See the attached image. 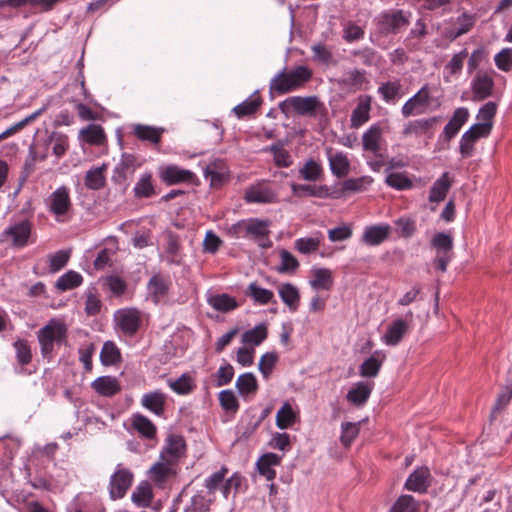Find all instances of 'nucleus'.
<instances>
[{
	"label": "nucleus",
	"instance_id": "obj_1",
	"mask_svg": "<svg viewBox=\"0 0 512 512\" xmlns=\"http://www.w3.org/2000/svg\"><path fill=\"white\" fill-rule=\"evenodd\" d=\"M312 78V71L307 66H297L292 70H283L270 82V90L277 94H286L304 86Z\"/></svg>",
	"mask_w": 512,
	"mask_h": 512
},
{
	"label": "nucleus",
	"instance_id": "obj_2",
	"mask_svg": "<svg viewBox=\"0 0 512 512\" xmlns=\"http://www.w3.org/2000/svg\"><path fill=\"white\" fill-rule=\"evenodd\" d=\"M66 326L52 319L47 325L38 331L37 337L44 357H49L55 344H61L66 338Z\"/></svg>",
	"mask_w": 512,
	"mask_h": 512
},
{
	"label": "nucleus",
	"instance_id": "obj_3",
	"mask_svg": "<svg viewBox=\"0 0 512 512\" xmlns=\"http://www.w3.org/2000/svg\"><path fill=\"white\" fill-rule=\"evenodd\" d=\"M32 227L33 225L28 219L13 222L0 234V241L9 243L15 248L25 247L29 243Z\"/></svg>",
	"mask_w": 512,
	"mask_h": 512
},
{
	"label": "nucleus",
	"instance_id": "obj_4",
	"mask_svg": "<svg viewBox=\"0 0 512 512\" xmlns=\"http://www.w3.org/2000/svg\"><path fill=\"white\" fill-rule=\"evenodd\" d=\"M320 105L317 96H293L287 98L279 104V109L282 113L288 115L291 111H295L299 115L312 114Z\"/></svg>",
	"mask_w": 512,
	"mask_h": 512
},
{
	"label": "nucleus",
	"instance_id": "obj_5",
	"mask_svg": "<svg viewBox=\"0 0 512 512\" xmlns=\"http://www.w3.org/2000/svg\"><path fill=\"white\" fill-rule=\"evenodd\" d=\"M116 326L125 334L134 335L141 323V313L135 308L119 309L114 314Z\"/></svg>",
	"mask_w": 512,
	"mask_h": 512
},
{
	"label": "nucleus",
	"instance_id": "obj_6",
	"mask_svg": "<svg viewBox=\"0 0 512 512\" xmlns=\"http://www.w3.org/2000/svg\"><path fill=\"white\" fill-rule=\"evenodd\" d=\"M47 205L55 217L61 220L71 209L72 203L69 190L65 186L57 188L48 198Z\"/></svg>",
	"mask_w": 512,
	"mask_h": 512
},
{
	"label": "nucleus",
	"instance_id": "obj_7",
	"mask_svg": "<svg viewBox=\"0 0 512 512\" xmlns=\"http://www.w3.org/2000/svg\"><path fill=\"white\" fill-rule=\"evenodd\" d=\"M133 475L126 469L117 470L110 479V496L112 499L124 497L132 484Z\"/></svg>",
	"mask_w": 512,
	"mask_h": 512
},
{
	"label": "nucleus",
	"instance_id": "obj_8",
	"mask_svg": "<svg viewBox=\"0 0 512 512\" xmlns=\"http://www.w3.org/2000/svg\"><path fill=\"white\" fill-rule=\"evenodd\" d=\"M494 80L487 73L479 72L472 81V100L483 101L493 94Z\"/></svg>",
	"mask_w": 512,
	"mask_h": 512
},
{
	"label": "nucleus",
	"instance_id": "obj_9",
	"mask_svg": "<svg viewBox=\"0 0 512 512\" xmlns=\"http://www.w3.org/2000/svg\"><path fill=\"white\" fill-rule=\"evenodd\" d=\"M269 222L259 219H250L248 221H242L235 225V229L239 233H244L245 237H252L256 241L260 238H265L269 235Z\"/></svg>",
	"mask_w": 512,
	"mask_h": 512
},
{
	"label": "nucleus",
	"instance_id": "obj_10",
	"mask_svg": "<svg viewBox=\"0 0 512 512\" xmlns=\"http://www.w3.org/2000/svg\"><path fill=\"white\" fill-rule=\"evenodd\" d=\"M431 474L427 467L416 469L405 482V488L413 492H425L430 486Z\"/></svg>",
	"mask_w": 512,
	"mask_h": 512
},
{
	"label": "nucleus",
	"instance_id": "obj_11",
	"mask_svg": "<svg viewBox=\"0 0 512 512\" xmlns=\"http://www.w3.org/2000/svg\"><path fill=\"white\" fill-rule=\"evenodd\" d=\"M185 448L186 445L182 436L170 434L166 439V446L161 453V458L173 463L184 455Z\"/></svg>",
	"mask_w": 512,
	"mask_h": 512
},
{
	"label": "nucleus",
	"instance_id": "obj_12",
	"mask_svg": "<svg viewBox=\"0 0 512 512\" xmlns=\"http://www.w3.org/2000/svg\"><path fill=\"white\" fill-rule=\"evenodd\" d=\"M429 99V92L427 87L424 86L403 105V116L409 117L413 114L422 113L423 111L421 110V107L428 105Z\"/></svg>",
	"mask_w": 512,
	"mask_h": 512
},
{
	"label": "nucleus",
	"instance_id": "obj_13",
	"mask_svg": "<svg viewBox=\"0 0 512 512\" xmlns=\"http://www.w3.org/2000/svg\"><path fill=\"white\" fill-rule=\"evenodd\" d=\"M379 23L382 29L387 33H397L402 27L408 24V19L401 10L383 13L380 16Z\"/></svg>",
	"mask_w": 512,
	"mask_h": 512
},
{
	"label": "nucleus",
	"instance_id": "obj_14",
	"mask_svg": "<svg viewBox=\"0 0 512 512\" xmlns=\"http://www.w3.org/2000/svg\"><path fill=\"white\" fill-rule=\"evenodd\" d=\"M291 189L294 195L298 197L303 196H311L318 198H337L338 196L334 195L329 191L327 186H314V185H305V184H292Z\"/></svg>",
	"mask_w": 512,
	"mask_h": 512
},
{
	"label": "nucleus",
	"instance_id": "obj_15",
	"mask_svg": "<svg viewBox=\"0 0 512 512\" xmlns=\"http://www.w3.org/2000/svg\"><path fill=\"white\" fill-rule=\"evenodd\" d=\"M93 389L100 395L111 397L117 394L121 387L115 377L101 376L92 382Z\"/></svg>",
	"mask_w": 512,
	"mask_h": 512
},
{
	"label": "nucleus",
	"instance_id": "obj_16",
	"mask_svg": "<svg viewBox=\"0 0 512 512\" xmlns=\"http://www.w3.org/2000/svg\"><path fill=\"white\" fill-rule=\"evenodd\" d=\"M409 325L402 319L395 320L388 326L386 333L383 336L384 342L389 346H396L408 331Z\"/></svg>",
	"mask_w": 512,
	"mask_h": 512
},
{
	"label": "nucleus",
	"instance_id": "obj_17",
	"mask_svg": "<svg viewBox=\"0 0 512 512\" xmlns=\"http://www.w3.org/2000/svg\"><path fill=\"white\" fill-rule=\"evenodd\" d=\"M278 293L290 311L295 312L300 304V293L296 286L291 283H283L278 287Z\"/></svg>",
	"mask_w": 512,
	"mask_h": 512
},
{
	"label": "nucleus",
	"instance_id": "obj_18",
	"mask_svg": "<svg viewBox=\"0 0 512 512\" xmlns=\"http://www.w3.org/2000/svg\"><path fill=\"white\" fill-rule=\"evenodd\" d=\"M468 117L469 112L464 107L457 108L454 111L452 118L444 127V134L447 140H450L459 132Z\"/></svg>",
	"mask_w": 512,
	"mask_h": 512
},
{
	"label": "nucleus",
	"instance_id": "obj_19",
	"mask_svg": "<svg viewBox=\"0 0 512 512\" xmlns=\"http://www.w3.org/2000/svg\"><path fill=\"white\" fill-rule=\"evenodd\" d=\"M451 185L452 182L449 178V173H443L442 176L433 183L429 194V201L434 203L443 201Z\"/></svg>",
	"mask_w": 512,
	"mask_h": 512
},
{
	"label": "nucleus",
	"instance_id": "obj_20",
	"mask_svg": "<svg viewBox=\"0 0 512 512\" xmlns=\"http://www.w3.org/2000/svg\"><path fill=\"white\" fill-rule=\"evenodd\" d=\"M107 165L102 164L99 167L92 168L86 172L84 184L88 189L99 190L105 186L106 177L105 172Z\"/></svg>",
	"mask_w": 512,
	"mask_h": 512
},
{
	"label": "nucleus",
	"instance_id": "obj_21",
	"mask_svg": "<svg viewBox=\"0 0 512 512\" xmlns=\"http://www.w3.org/2000/svg\"><path fill=\"white\" fill-rule=\"evenodd\" d=\"M389 236V226H369L362 235V242L375 246L381 244Z\"/></svg>",
	"mask_w": 512,
	"mask_h": 512
},
{
	"label": "nucleus",
	"instance_id": "obj_22",
	"mask_svg": "<svg viewBox=\"0 0 512 512\" xmlns=\"http://www.w3.org/2000/svg\"><path fill=\"white\" fill-rule=\"evenodd\" d=\"M165 402L166 396L160 391L146 393L143 395L141 400L142 405L156 415H161L163 413Z\"/></svg>",
	"mask_w": 512,
	"mask_h": 512
},
{
	"label": "nucleus",
	"instance_id": "obj_23",
	"mask_svg": "<svg viewBox=\"0 0 512 512\" xmlns=\"http://www.w3.org/2000/svg\"><path fill=\"white\" fill-rule=\"evenodd\" d=\"M168 289V281L160 275H154L151 277L147 284L148 293L155 304H157L160 299L167 294Z\"/></svg>",
	"mask_w": 512,
	"mask_h": 512
},
{
	"label": "nucleus",
	"instance_id": "obj_24",
	"mask_svg": "<svg viewBox=\"0 0 512 512\" xmlns=\"http://www.w3.org/2000/svg\"><path fill=\"white\" fill-rule=\"evenodd\" d=\"M312 279L310 280V285L312 288L318 290H329L332 287L333 279L332 273L329 269L326 268H313L311 270Z\"/></svg>",
	"mask_w": 512,
	"mask_h": 512
},
{
	"label": "nucleus",
	"instance_id": "obj_25",
	"mask_svg": "<svg viewBox=\"0 0 512 512\" xmlns=\"http://www.w3.org/2000/svg\"><path fill=\"white\" fill-rule=\"evenodd\" d=\"M79 135L86 143L91 145H102L106 139L103 128L96 124H90L82 128Z\"/></svg>",
	"mask_w": 512,
	"mask_h": 512
},
{
	"label": "nucleus",
	"instance_id": "obj_26",
	"mask_svg": "<svg viewBox=\"0 0 512 512\" xmlns=\"http://www.w3.org/2000/svg\"><path fill=\"white\" fill-rule=\"evenodd\" d=\"M208 304L215 310L226 313L238 307L237 300L228 294H217L208 298Z\"/></svg>",
	"mask_w": 512,
	"mask_h": 512
},
{
	"label": "nucleus",
	"instance_id": "obj_27",
	"mask_svg": "<svg viewBox=\"0 0 512 512\" xmlns=\"http://www.w3.org/2000/svg\"><path fill=\"white\" fill-rule=\"evenodd\" d=\"M329 165L331 172L338 178L346 176L350 171V162L347 156L342 152L330 155Z\"/></svg>",
	"mask_w": 512,
	"mask_h": 512
},
{
	"label": "nucleus",
	"instance_id": "obj_28",
	"mask_svg": "<svg viewBox=\"0 0 512 512\" xmlns=\"http://www.w3.org/2000/svg\"><path fill=\"white\" fill-rule=\"evenodd\" d=\"M193 176L191 171L176 166H169L162 172V178L168 184L190 181Z\"/></svg>",
	"mask_w": 512,
	"mask_h": 512
},
{
	"label": "nucleus",
	"instance_id": "obj_29",
	"mask_svg": "<svg viewBox=\"0 0 512 512\" xmlns=\"http://www.w3.org/2000/svg\"><path fill=\"white\" fill-rule=\"evenodd\" d=\"M245 294L261 305L268 304L274 300V293L271 290L260 287L256 282L248 285Z\"/></svg>",
	"mask_w": 512,
	"mask_h": 512
},
{
	"label": "nucleus",
	"instance_id": "obj_30",
	"mask_svg": "<svg viewBox=\"0 0 512 512\" xmlns=\"http://www.w3.org/2000/svg\"><path fill=\"white\" fill-rule=\"evenodd\" d=\"M162 460L156 462L149 470L150 479L158 484L164 482L172 474V462L167 459Z\"/></svg>",
	"mask_w": 512,
	"mask_h": 512
},
{
	"label": "nucleus",
	"instance_id": "obj_31",
	"mask_svg": "<svg viewBox=\"0 0 512 512\" xmlns=\"http://www.w3.org/2000/svg\"><path fill=\"white\" fill-rule=\"evenodd\" d=\"M372 392V388L363 383L359 382L354 388H352L347 394V400L357 406L363 405Z\"/></svg>",
	"mask_w": 512,
	"mask_h": 512
},
{
	"label": "nucleus",
	"instance_id": "obj_32",
	"mask_svg": "<svg viewBox=\"0 0 512 512\" xmlns=\"http://www.w3.org/2000/svg\"><path fill=\"white\" fill-rule=\"evenodd\" d=\"M153 492L147 482L140 483L132 493L131 499L139 507H148L151 504Z\"/></svg>",
	"mask_w": 512,
	"mask_h": 512
},
{
	"label": "nucleus",
	"instance_id": "obj_33",
	"mask_svg": "<svg viewBox=\"0 0 512 512\" xmlns=\"http://www.w3.org/2000/svg\"><path fill=\"white\" fill-rule=\"evenodd\" d=\"M299 175L306 181L315 182L321 179L323 175V169L319 163L313 159H309L299 169Z\"/></svg>",
	"mask_w": 512,
	"mask_h": 512
},
{
	"label": "nucleus",
	"instance_id": "obj_34",
	"mask_svg": "<svg viewBox=\"0 0 512 512\" xmlns=\"http://www.w3.org/2000/svg\"><path fill=\"white\" fill-rule=\"evenodd\" d=\"M83 277L76 271L69 270L63 274L55 283V287L60 291H67L80 286Z\"/></svg>",
	"mask_w": 512,
	"mask_h": 512
},
{
	"label": "nucleus",
	"instance_id": "obj_35",
	"mask_svg": "<svg viewBox=\"0 0 512 512\" xmlns=\"http://www.w3.org/2000/svg\"><path fill=\"white\" fill-rule=\"evenodd\" d=\"M262 104V99L258 95H253L251 99H247L244 102L233 108L234 113L238 118L253 115Z\"/></svg>",
	"mask_w": 512,
	"mask_h": 512
},
{
	"label": "nucleus",
	"instance_id": "obj_36",
	"mask_svg": "<svg viewBox=\"0 0 512 512\" xmlns=\"http://www.w3.org/2000/svg\"><path fill=\"white\" fill-rule=\"evenodd\" d=\"M370 100H360V103L353 110L351 115V126L358 128L369 119Z\"/></svg>",
	"mask_w": 512,
	"mask_h": 512
},
{
	"label": "nucleus",
	"instance_id": "obj_37",
	"mask_svg": "<svg viewBox=\"0 0 512 512\" xmlns=\"http://www.w3.org/2000/svg\"><path fill=\"white\" fill-rule=\"evenodd\" d=\"M382 135V130L378 126H372L368 131L363 134L362 142L364 150L377 152L379 150V141Z\"/></svg>",
	"mask_w": 512,
	"mask_h": 512
},
{
	"label": "nucleus",
	"instance_id": "obj_38",
	"mask_svg": "<svg viewBox=\"0 0 512 512\" xmlns=\"http://www.w3.org/2000/svg\"><path fill=\"white\" fill-rule=\"evenodd\" d=\"M71 255V250H59L56 253L49 254L47 256L48 264H49V272L56 273L64 268Z\"/></svg>",
	"mask_w": 512,
	"mask_h": 512
},
{
	"label": "nucleus",
	"instance_id": "obj_39",
	"mask_svg": "<svg viewBox=\"0 0 512 512\" xmlns=\"http://www.w3.org/2000/svg\"><path fill=\"white\" fill-rule=\"evenodd\" d=\"M120 358L121 354L117 346L111 341L105 342L100 353L102 364L106 366L114 365L120 361Z\"/></svg>",
	"mask_w": 512,
	"mask_h": 512
},
{
	"label": "nucleus",
	"instance_id": "obj_40",
	"mask_svg": "<svg viewBox=\"0 0 512 512\" xmlns=\"http://www.w3.org/2000/svg\"><path fill=\"white\" fill-rule=\"evenodd\" d=\"M267 338V326L265 324H259L253 329H250L243 333L242 342L244 344L259 345Z\"/></svg>",
	"mask_w": 512,
	"mask_h": 512
},
{
	"label": "nucleus",
	"instance_id": "obj_41",
	"mask_svg": "<svg viewBox=\"0 0 512 512\" xmlns=\"http://www.w3.org/2000/svg\"><path fill=\"white\" fill-rule=\"evenodd\" d=\"M373 182V179L370 176H362L359 178H350L342 183V193L345 192H362L367 189L369 185Z\"/></svg>",
	"mask_w": 512,
	"mask_h": 512
},
{
	"label": "nucleus",
	"instance_id": "obj_42",
	"mask_svg": "<svg viewBox=\"0 0 512 512\" xmlns=\"http://www.w3.org/2000/svg\"><path fill=\"white\" fill-rule=\"evenodd\" d=\"M236 387L241 395H248L257 391L258 383L252 373H244L237 378Z\"/></svg>",
	"mask_w": 512,
	"mask_h": 512
},
{
	"label": "nucleus",
	"instance_id": "obj_43",
	"mask_svg": "<svg viewBox=\"0 0 512 512\" xmlns=\"http://www.w3.org/2000/svg\"><path fill=\"white\" fill-rule=\"evenodd\" d=\"M46 108H47V106L44 105L42 108L38 109L34 113L28 115L27 117H25L18 123L14 124L13 126L9 127L5 131H3L0 134V142L3 141L4 139L14 135L15 133H17L18 131L23 129L26 125H28L29 123L34 121L38 116H40L46 110Z\"/></svg>",
	"mask_w": 512,
	"mask_h": 512
},
{
	"label": "nucleus",
	"instance_id": "obj_44",
	"mask_svg": "<svg viewBox=\"0 0 512 512\" xmlns=\"http://www.w3.org/2000/svg\"><path fill=\"white\" fill-rule=\"evenodd\" d=\"M275 194L268 189L252 188L246 191L245 199L253 203H272L275 201Z\"/></svg>",
	"mask_w": 512,
	"mask_h": 512
},
{
	"label": "nucleus",
	"instance_id": "obj_45",
	"mask_svg": "<svg viewBox=\"0 0 512 512\" xmlns=\"http://www.w3.org/2000/svg\"><path fill=\"white\" fill-rule=\"evenodd\" d=\"M379 351H376L371 357L365 360L360 366V375L362 377H375L379 373L382 360L378 359Z\"/></svg>",
	"mask_w": 512,
	"mask_h": 512
},
{
	"label": "nucleus",
	"instance_id": "obj_46",
	"mask_svg": "<svg viewBox=\"0 0 512 512\" xmlns=\"http://www.w3.org/2000/svg\"><path fill=\"white\" fill-rule=\"evenodd\" d=\"M295 413L290 404L285 403L276 414V424L280 429H286L295 422Z\"/></svg>",
	"mask_w": 512,
	"mask_h": 512
},
{
	"label": "nucleus",
	"instance_id": "obj_47",
	"mask_svg": "<svg viewBox=\"0 0 512 512\" xmlns=\"http://www.w3.org/2000/svg\"><path fill=\"white\" fill-rule=\"evenodd\" d=\"M133 427L144 437L153 438L156 433L154 424L145 416L135 415L133 417Z\"/></svg>",
	"mask_w": 512,
	"mask_h": 512
},
{
	"label": "nucleus",
	"instance_id": "obj_48",
	"mask_svg": "<svg viewBox=\"0 0 512 512\" xmlns=\"http://www.w3.org/2000/svg\"><path fill=\"white\" fill-rule=\"evenodd\" d=\"M419 505L411 495H402L391 507L390 512H418Z\"/></svg>",
	"mask_w": 512,
	"mask_h": 512
},
{
	"label": "nucleus",
	"instance_id": "obj_49",
	"mask_svg": "<svg viewBox=\"0 0 512 512\" xmlns=\"http://www.w3.org/2000/svg\"><path fill=\"white\" fill-rule=\"evenodd\" d=\"M281 265L277 268L280 273H293L299 267L298 260L287 250L280 251Z\"/></svg>",
	"mask_w": 512,
	"mask_h": 512
},
{
	"label": "nucleus",
	"instance_id": "obj_50",
	"mask_svg": "<svg viewBox=\"0 0 512 512\" xmlns=\"http://www.w3.org/2000/svg\"><path fill=\"white\" fill-rule=\"evenodd\" d=\"M134 132L137 135V137L142 140H148L153 143H158L160 140L162 130L156 129L151 126L138 124L134 128Z\"/></svg>",
	"mask_w": 512,
	"mask_h": 512
},
{
	"label": "nucleus",
	"instance_id": "obj_51",
	"mask_svg": "<svg viewBox=\"0 0 512 512\" xmlns=\"http://www.w3.org/2000/svg\"><path fill=\"white\" fill-rule=\"evenodd\" d=\"M294 246L302 254H311L318 250L320 239L317 237L299 238L295 241Z\"/></svg>",
	"mask_w": 512,
	"mask_h": 512
},
{
	"label": "nucleus",
	"instance_id": "obj_52",
	"mask_svg": "<svg viewBox=\"0 0 512 512\" xmlns=\"http://www.w3.org/2000/svg\"><path fill=\"white\" fill-rule=\"evenodd\" d=\"M134 193L139 198H147L154 194V188L151 182V175H143L134 187Z\"/></svg>",
	"mask_w": 512,
	"mask_h": 512
},
{
	"label": "nucleus",
	"instance_id": "obj_53",
	"mask_svg": "<svg viewBox=\"0 0 512 512\" xmlns=\"http://www.w3.org/2000/svg\"><path fill=\"white\" fill-rule=\"evenodd\" d=\"M497 111V105L494 102H487L484 106H482L477 114V119L480 121L478 124H489L490 130L493 127V118L495 117Z\"/></svg>",
	"mask_w": 512,
	"mask_h": 512
},
{
	"label": "nucleus",
	"instance_id": "obj_54",
	"mask_svg": "<svg viewBox=\"0 0 512 512\" xmlns=\"http://www.w3.org/2000/svg\"><path fill=\"white\" fill-rule=\"evenodd\" d=\"M432 245L438 250V254H451L453 240L448 234L438 233L433 237Z\"/></svg>",
	"mask_w": 512,
	"mask_h": 512
},
{
	"label": "nucleus",
	"instance_id": "obj_55",
	"mask_svg": "<svg viewBox=\"0 0 512 512\" xmlns=\"http://www.w3.org/2000/svg\"><path fill=\"white\" fill-rule=\"evenodd\" d=\"M49 141L51 143H53V148H52L53 154L57 158H60L61 156H63L69 147L68 137L63 134L53 133L50 136Z\"/></svg>",
	"mask_w": 512,
	"mask_h": 512
},
{
	"label": "nucleus",
	"instance_id": "obj_56",
	"mask_svg": "<svg viewBox=\"0 0 512 512\" xmlns=\"http://www.w3.org/2000/svg\"><path fill=\"white\" fill-rule=\"evenodd\" d=\"M360 427L359 423H343L342 424V434H341V442L345 447H349L353 440L359 434Z\"/></svg>",
	"mask_w": 512,
	"mask_h": 512
},
{
	"label": "nucleus",
	"instance_id": "obj_57",
	"mask_svg": "<svg viewBox=\"0 0 512 512\" xmlns=\"http://www.w3.org/2000/svg\"><path fill=\"white\" fill-rule=\"evenodd\" d=\"M386 183L395 189L404 190L412 187L411 180L403 173H391L386 177Z\"/></svg>",
	"mask_w": 512,
	"mask_h": 512
},
{
	"label": "nucleus",
	"instance_id": "obj_58",
	"mask_svg": "<svg viewBox=\"0 0 512 512\" xmlns=\"http://www.w3.org/2000/svg\"><path fill=\"white\" fill-rule=\"evenodd\" d=\"M219 401L222 406V408L226 411H230L232 413H235L238 408V400L231 390H223L219 393Z\"/></svg>",
	"mask_w": 512,
	"mask_h": 512
},
{
	"label": "nucleus",
	"instance_id": "obj_59",
	"mask_svg": "<svg viewBox=\"0 0 512 512\" xmlns=\"http://www.w3.org/2000/svg\"><path fill=\"white\" fill-rule=\"evenodd\" d=\"M169 386L178 394H188L193 389L191 377L186 374H183L175 381H170Z\"/></svg>",
	"mask_w": 512,
	"mask_h": 512
},
{
	"label": "nucleus",
	"instance_id": "obj_60",
	"mask_svg": "<svg viewBox=\"0 0 512 512\" xmlns=\"http://www.w3.org/2000/svg\"><path fill=\"white\" fill-rule=\"evenodd\" d=\"M227 471V468L222 467L219 471L213 473L205 480V487L208 494H213L215 490L223 483Z\"/></svg>",
	"mask_w": 512,
	"mask_h": 512
},
{
	"label": "nucleus",
	"instance_id": "obj_61",
	"mask_svg": "<svg viewBox=\"0 0 512 512\" xmlns=\"http://www.w3.org/2000/svg\"><path fill=\"white\" fill-rule=\"evenodd\" d=\"M496 66L502 71L512 69V49L504 48L495 56Z\"/></svg>",
	"mask_w": 512,
	"mask_h": 512
},
{
	"label": "nucleus",
	"instance_id": "obj_62",
	"mask_svg": "<svg viewBox=\"0 0 512 512\" xmlns=\"http://www.w3.org/2000/svg\"><path fill=\"white\" fill-rule=\"evenodd\" d=\"M14 347L17 353V359L22 365H26L31 361L32 354L28 342L26 340H18Z\"/></svg>",
	"mask_w": 512,
	"mask_h": 512
},
{
	"label": "nucleus",
	"instance_id": "obj_63",
	"mask_svg": "<svg viewBox=\"0 0 512 512\" xmlns=\"http://www.w3.org/2000/svg\"><path fill=\"white\" fill-rule=\"evenodd\" d=\"M218 165L216 163L210 164L205 168V176L206 178H210V182L212 186H217L222 183L225 178V170L221 168L217 170Z\"/></svg>",
	"mask_w": 512,
	"mask_h": 512
},
{
	"label": "nucleus",
	"instance_id": "obj_64",
	"mask_svg": "<svg viewBox=\"0 0 512 512\" xmlns=\"http://www.w3.org/2000/svg\"><path fill=\"white\" fill-rule=\"evenodd\" d=\"M401 85L399 82H387L382 84L378 91L386 102L393 100L399 93Z\"/></svg>",
	"mask_w": 512,
	"mask_h": 512
}]
</instances>
